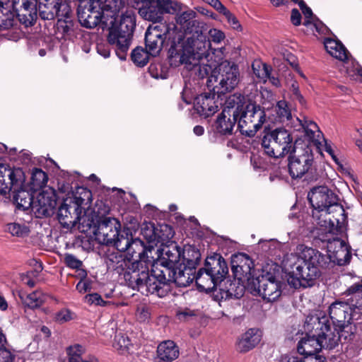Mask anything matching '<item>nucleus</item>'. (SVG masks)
Here are the masks:
<instances>
[{"label": "nucleus", "instance_id": "1", "mask_svg": "<svg viewBox=\"0 0 362 362\" xmlns=\"http://www.w3.org/2000/svg\"><path fill=\"white\" fill-rule=\"evenodd\" d=\"M298 255H291L285 267L291 268L288 284L296 289L313 286L322 274V269L327 267L329 257L319 250L305 245L297 246Z\"/></svg>", "mask_w": 362, "mask_h": 362}, {"label": "nucleus", "instance_id": "2", "mask_svg": "<svg viewBox=\"0 0 362 362\" xmlns=\"http://www.w3.org/2000/svg\"><path fill=\"white\" fill-rule=\"evenodd\" d=\"M204 22L195 19L185 27V34L189 35L186 40L178 37L168 50L171 64L197 66L210 47V41L204 34L206 30Z\"/></svg>", "mask_w": 362, "mask_h": 362}, {"label": "nucleus", "instance_id": "3", "mask_svg": "<svg viewBox=\"0 0 362 362\" xmlns=\"http://www.w3.org/2000/svg\"><path fill=\"white\" fill-rule=\"evenodd\" d=\"M95 207L92 208V205H88V210L83 211L82 214V209L77 208L76 219L79 221V224L92 229L95 239L99 243L115 247L116 242L120 240L122 235H125L129 226L121 230V224L117 218L105 217L100 219L95 213Z\"/></svg>", "mask_w": 362, "mask_h": 362}, {"label": "nucleus", "instance_id": "4", "mask_svg": "<svg viewBox=\"0 0 362 362\" xmlns=\"http://www.w3.org/2000/svg\"><path fill=\"white\" fill-rule=\"evenodd\" d=\"M108 29L107 42L115 49L117 56L124 60L129 49L136 25L134 15L132 11L122 14L119 23L110 21Z\"/></svg>", "mask_w": 362, "mask_h": 362}, {"label": "nucleus", "instance_id": "5", "mask_svg": "<svg viewBox=\"0 0 362 362\" xmlns=\"http://www.w3.org/2000/svg\"><path fill=\"white\" fill-rule=\"evenodd\" d=\"M288 171L293 178L304 177L308 182H315L322 175V171L314 164V157L310 149L300 155L289 156Z\"/></svg>", "mask_w": 362, "mask_h": 362}, {"label": "nucleus", "instance_id": "6", "mask_svg": "<svg viewBox=\"0 0 362 362\" xmlns=\"http://www.w3.org/2000/svg\"><path fill=\"white\" fill-rule=\"evenodd\" d=\"M262 146L265 153L274 158L284 156L294 151L293 137L284 128H276L266 134Z\"/></svg>", "mask_w": 362, "mask_h": 362}, {"label": "nucleus", "instance_id": "7", "mask_svg": "<svg viewBox=\"0 0 362 362\" xmlns=\"http://www.w3.org/2000/svg\"><path fill=\"white\" fill-rule=\"evenodd\" d=\"M213 80L218 83L213 87V91L216 92L218 96L232 91L239 83L238 66L227 61L222 62L218 67V74L211 76L209 79L208 86Z\"/></svg>", "mask_w": 362, "mask_h": 362}, {"label": "nucleus", "instance_id": "8", "mask_svg": "<svg viewBox=\"0 0 362 362\" xmlns=\"http://www.w3.org/2000/svg\"><path fill=\"white\" fill-rule=\"evenodd\" d=\"M181 258L188 267H194L200 260L201 254L194 247H189L182 250L180 247L173 245L167 247L165 250L164 256L159 267L161 269L175 267Z\"/></svg>", "mask_w": 362, "mask_h": 362}, {"label": "nucleus", "instance_id": "9", "mask_svg": "<svg viewBox=\"0 0 362 362\" xmlns=\"http://www.w3.org/2000/svg\"><path fill=\"white\" fill-rule=\"evenodd\" d=\"M266 122V114L259 105L255 103L247 105L238 120V128L243 134L253 136Z\"/></svg>", "mask_w": 362, "mask_h": 362}, {"label": "nucleus", "instance_id": "10", "mask_svg": "<svg viewBox=\"0 0 362 362\" xmlns=\"http://www.w3.org/2000/svg\"><path fill=\"white\" fill-rule=\"evenodd\" d=\"M171 291L170 283L166 277L165 269L158 265L153 266L151 273L148 272V278L141 286V293L146 295H155L163 298Z\"/></svg>", "mask_w": 362, "mask_h": 362}, {"label": "nucleus", "instance_id": "11", "mask_svg": "<svg viewBox=\"0 0 362 362\" xmlns=\"http://www.w3.org/2000/svg\"><path fill=\"white\" fill-rule=\"evenodd\" d=\"M326 338H319L310 333L306 332L298 344L297 350L298 354L305 356H313L317 354L322 349H332L335 348L339 341L340 337L337 334L329 333Z\"/></svg>", "mask_w": 362, "mask_h": 362}, {"label": "nucleus", "instance_id": "12", "mask_svg": "<svg viewBox=\"0 0 362 362\" xmlns=\"http://www.w3.org/2000/svg\"><path fill=\"white\" fill-rule=\"evenodd\" d=\"M131 226L129 227L125 235H122L120 240L115 243V247L118 251L127 252L129 255L133 257L134 255L139 257L136 261H146V247L144 243L139 238H132V230H136L139 227L137 221L133 218L131 221Z\"/></svg>", "mask_w": 362, "mask_h": 362}, {"label": "nucleus", "instance_id": "13", "mask_svg": "<svg viewBox=\"0 0 362 362\" xmlns=\"http://www.w3.org/2000/svg\"><path fill=\"white\" fill-rule=\"evenodd\" d=\"M77 14L80 23L87 28H93L100 22L107 23V20L101 11L100 0H84L81 1Z\"/></svg>", "mask_w": 362, "mask_h": 362}, {"label": "nucleus", "instance_id": "14", "mask_svg": "<svg viewBox=\"0 0 362 362\" xmlns=\"http://www.w3.org/2000/svg\"><path fill=\"white\" fill-rule=\"evenodd\" d=\"M281 281L273 276H262L252 281L251 289L255 295L261 296L268 302H273L281 294Z\"/></svg>", "mask_w": 362, "mask_h": 362}, {"label": "nucleus", "instance_id": "15", "mask_svg": "<svg viewBox=\"0 0 362 362\" xmlns=\"http://www.w3.org/2000/svg\"><path fill=\"white\" fill-rule=\"evenodd\" d=\"M175 25L160 23L156 25H150L145 34L146 50L151 56L158 54L162 49L163 44L167 35L170 33V29H175Z\"/></svg>", "mask_w": 362, "mask_h": 362}, {"label": "nucleus", "instance_id": "16", "mask_svg": "<svg viewBox=\"0 0 362 362\" xmlns=\"http://www.w3.org/2000/svg\"><path fill=\"white\" fill-rule=\"evenodd\" d=\"M304 330L305 332L310 333L317 337L326 338L328 339V334H337L339 332L332 331L328 317L322 311L315 315H309L307 316L305 324Z\"/></svg>", "mask_w": 362, "mask_h": 362}, {"label": "nucleus", "instance_id": "17", "mask_svg": "<svg viewBox=\"0 0 362 362\" xmlns=\"http://www.w3.org/2000/svg\"><path fill=\"white\" fill-rule=\"evenodd\" d=\"M148 271L146 261H134L122 275L127 286L141 291V286L148 278Z\"/></svg>", "mask_w": 362, "mask_h": 362}, {"label": "nucleus", "instance_id": "18", "mask_svg": "<svg viewBox=\"0 0 362 362\" xmlns=\"http://www.w3.org/2000/svg\"><path fill=\"white\" fill-rule=\"evenodd\" d=\"M328 252L330 254L326 255L329 257V263L332 262L339 266L348 264L352 257L350 247L340 239L334 240L333 243H329Z\"/></svg>", "mask_w": 362, "mask_h": 362}, {"label": "nucleus", "instance_id": "19", "mask_svg": "<svg viewBox=\"0 0 362 362\" xmlns=\"http://www.w3.org/2000/svg\"><path fill=\"white\" fill-rule=\"evenodd\" d=\"M351 308L347 302L335 301L329 308V317L334 326V331H342L349 326V312Z\"/></svg>", "mask_w": 362, "mask_h": 362}, {"label": "nucleus", "instance_id": "20", "mask_svg": "<svg viewBox=\"0 0 362 362\" xmlns=\"http://www.w3.org/2000/svg\"><path fill=\"white\" fill-rule=\"evenodd\" d=\"M307 199L310 204H339L337 195L325 185L311 188Z\"/></svg>", "mask_w": 362, "mask_h": 362}, {"label": "nucleus", "instance_id": "21", "mask_svg": "<svg viewBox=\"0 0 362 362\" xmlns=\"http://www.w3.org/2000/svg\"><path fill=\"white\" fill-rule=\"evenodd\" d=\"M216 93H203L195 98L194 107L199 115L208 117L218 110V105L214 100Z\"/></svg>", "mask_w": 362, "mask_h": 362}, {"label": "nucleus", "instance_id": "22", "mask_svg": "<svg viewBox=\"0 0 362 362\" xmlns=\"http://www.w3.org/2000/svg\"><path fill=\"white\" fill-rule=\"evenodd\" d=\"M205 270L214 278L215 284H220L228 274V268L225 259L219 256L216 257H209L206 259Z\"/></svg>", "mask_w": 362, "mask_h": 362}, {"label": "nucleus", "instance_id": "23", "mask_svg": "<svg viewBox=\"0 0 362 362\" xmlns=\"http://www.w3.org/2000/svg\"><path fill=\"white\" fill-rule=\"evenodd\" d=\"M64 5L62 0H40L37 10L42 20L51 21L62 14Z\"/></svg>", "mask_w": 362, "mask_h": 362}, {"label": "nucleus", "instance_id": "24", "mask_svg": "<svg viewBox=\"0 0 362 362\" xmlns=\"http://www.w3.org/2000/svg\"><path fill=\"white\" fill-rule=\"evenodd\" d=\"M228 111V109L223 110L215 123L216 131L221 135H231L238 117L235 112L231 114Z\"/></svg>", "mask_w": 362, "mask_h": 362}, {"label": "nucleus", "instance_id": "25", "mask_svg": "<svg viewBox=\"0 0 362 362\" xmlns=\"http://www.w3.org/2000/svg\"><path fill=\"white\" fill-rule=\"evenodd\" d=\"M132 262L131 259L120 251L110 252L105 257L107 269L115 272L119 276H122Z\"/></svg>", "mask_w": 362, "mask_h": 362}, {"label": "nucleus", "instance_id": "26", "mask_svg": "<svg viewBox=\"0 0 362 362\" xmlns=\"http://www.w3.org/2000/svg\"><path fill=\"white\" fill-rule=\"evenodd\" d=\"M57 205H16L14 211H23L37 218H44L52 216L56 212Z\"/></svg>", "mask_w": 362, "mask_h": 362}, {"label": "nucleus", "instance_id": "27", "mask_svg": "<svg viewBox=\"0 0 362 362\" xmlns=\"http://www.w3.org/2000/svg\"><path fill=\"white\" fill-rule=\"evenodd\" d=\"M156 362H172L179 356L178 346L171 340L161 342L157 347Z\"/></svg>", "mask_w": 362, "mask_h": 362}, {"label": "nucleus", "instance_id": "28", "mask_svg": "<svg viewBox=\"0 0 362 362\" xmlns=\"http://www.w3.org/2000/svg\"><path fill=\"white\" fill-rule=\"evenodd\" d=\"M297 124L294 125V129L296 131H303L305 136L308 141H318L321 134L317 124L307 117H302V118H296Z\"/></svg>", "mask_w": 362, "mask_h": 362}, {"label": "nucleus", "instance_id": "29", "mask_svg": "<svg viewBox=\"0 0 362 362\" xmlns=\"http://www.w3.org/2000/svg\"><path fill=\"white\" fill-rule=\"evenodd\" d=\"M261 340V334L257 329H249L244 333L237 343V349L240 352H247L257 346Z\"/></svg>", "mask_w": 362, "mask_h": 362}, {"label": "nucleus", "instance_id": "30", "mask_svg": "<svg viewBox=\"0 0 362 362\" xmlns=\"http://www.w3.org/2000/svg\"><path fill=\"white\" fill-rule=\"evenodd\" d=\"M74 212L73 214V216L71 213V209H73V205H59V207L57 208V218L59 221V223L63 226H69L70 224H76L79 223V221L76 219V209L77 208H81L82 209V214H83V211H87V209H84L82 207V205H74Z\"/></svg>", "mask_w": 362, "mask_h": 362}, {"label": "nucleus", "instance_id": "31", "mask_svg": "<svg viewBox=\"0 0 362 362\" xmlns=\"http://www.w3.org/2000/svg\"><path fill=\"white\" fill-rule=\"evenodd\" d=\"M12 0H0V28L8 29L13 25L15 13Z\"/></svg>", "mask_w": 362, "mask_h": 362}, {"label": "nucleus", "instance_id": "32", "mask_svg": "<svg viewBox=\"0 0 362 362\" xmlns=\"http://www.w3.org/2000/svg\"><path fill=\"white\" fill-rule=\"evenodd\" d=\"M139 9V14L145 20L153 23L160 22L163 19V13L158 6L153 3V0H146Z\"/></svg>", "mask_w": 362, "mask_h": 362}, {"label": "nucleus", "instance_id": "33", "mask_svg": "<svg viewBox=\"0 0 362 362\" xmlns=\"http://www.w3.org/2000/svg\"><path fill=\"white\" fill-rule=\"evenodd\" d=\"M101 11L106 20L109 18L116 20L119 11L124 8L125 2L123 0H100Z\"/></svg>", "mask_w": 362, "mask_h": 362}, {"label": "nucleus", "instance_id": "34", "mask_svg": "<svg viewBox=\"0 0 362 362\" xmlns=\"http://www.w3.org/2000/svg\"><path fill=\"white\" fill-rule=\"evenodd\" d=\"M324 45L327 52L333 57L345 61L348 59V52L346 47L339 42L332 38H326Z\"/></svg>", "mask_w": 362, "mask_h": 362}, {"label": "nucleus", "instance_id": "35", "mask_svg": "<svg viewBox=\"0 0 362 362\" xmlns=\"http://www.w3.org/2000/svg\"><path fill=\"white\" fill-rule=\"evenodd\" d=\"M166 275L168 276V280L169 283L174 282L178 286L186 287L192 281L189 277V274L186 273L185 271L178 269L176 267L173 268H165Z\"/></svg>", "mask_w": 362, "mask_h": 362}, {"label": "nucleus", "instance_id": "36", "mask_svg": "<svg viewBox=\"0 0 362 362\" xmlns=\"http://www.w3.org/2000/svg\"><path fill=\"white\" fill-rule=\"evenodd\" d=\"M71 9L68 5L63 6L62 14L59 16L58 30L62 32L64 36L71 35L74 30V22L70 19Z\"/></svg>", "mask_w": 362, "mask_h": 362}, {"label": "nucleus", "instance_id": "37", "mask_svg": "<svg viewBox=\"0 0 362 362\" xmlns=\"http://www.w3.org/2000/svg\"><path fill=\"white\" fill-rule=\"evenodd\" d=\"M333 205H308V210L311 213V218L317 225H326V216L329 214V207Z\"/></svg>", "mask_w": 362, "mask_h": 362}, {"label": "nucleus", "instance_id": "38", "mask_svg": "<svg viewBox=\"0 0 362 362\" xmlns=\"http://www.w3.org/2000/svg\"><path fill=\"white\" fill-rule=\"evenodd\" d=\"M48 181V176L42 169L35 168L32 170L30 188L36 192L44 187Z\"/></svg>", "mask_w": 362, "mask_h": 362}, {"label": "nucleus", "instance_id": "39", "mask_svg": "<svg viewBox=\"0 0 362 362\" xmlns=\"http://www.w3.org/2000/svg\"><path fill=\"white\" fill-rule=\"evenodd\" d=\"M20 298L24 305L31 309L40 307L45 301V296L40 291H35L29 294H21Z\"/></svg>", "mask_w": 362, "mask_h": 362}, {"label": "nucleus", "instance_id": "40", "mask_svg": "<svg viewBox=\"0 0 362 362\" xmlns=\"http://www.w3.org/2000/svg\"><path fill=\"white\" fill-rule=\"evenodd\" d=\"M245 97L242 94L235 93L227 98L225 102V106L223 110L228 109L231 114L235 112L240 116V112L243 109L245 104Z\"/></svg>", "mask_w": 362, "mask_h": 362}, {"label": "nucleus", "instance_id": "41", "mask_svg": "<svg viewBox=\"0 0 362 362\" xmlns=\"http://www.w3.org/2000/svg\"><path fill=\"white\" fill-rule=\"evenodd\" d=\"M92 192L84 187H76L71 192L72 204H91Z\"/></svg>", "mask_w": 362, "mask_h": 362}, {"label": "nucleus", "instance_id": "42", "mask_svg": "<svg viewBox=\"0 0 362 362\" xmlns=\"http://www.w3.org/2000/svg\"><path fill=\"white\" fill-rule=\"evenodd\" d=\"M37 16V8H27L21 6L17 13V17L21 23L28 27L33 25Z\"/></svg>", "mask_w": 362, "mask_h": 362}, {"label": "nucleus", "instance_id": "43", "mask_svg": "<svg viewBox=\"0 0 362 362\" xmlns=\"http://www.w3.org/2000/svg\"><path fill=\"white\" fill-rule=\"evenodd\" d=\"M195 280L197 286L203 289L214 288L218 284H215V280L211 278V274L205 270L204 267L199 269Z\"/></svg>", "mask_w": 362, "mask_h": 362}, {"label": "nucleus", "instance_id": "44", "mask_svg": "<svg viewBox=\"0 0 362 362\" xmlns=\"http://www.w3.org/2000/svg\"><path fill=\"white\" fill-rule=\"evenodd\" d=\"M4 173H7V176L10 180V187L8 189H12L13 187L24 185L25 177L23 170L20 168L8 169L5 168Z\"/></svg>", "mask_w": 362, "mask_h": 362}, {"label": "nucleus", "instance_id": "45", "mask_svg": "<svg viewBox=\"0 0 362 362\" xmlns=\"http://www.w3.org/2000/svg\"><path fill=\"white\" fill-rule=\"evenodd\" d=\"M291 214L288 215L290 219L296 218L298 222L305 223L308 219H313L310 211L308 210L306 205H292ZM304 226V224H302Z\"/></svg>", "mask_w": 362, "mask_h": 362}, {"label": "nucleus", "instance_id": "46", "mask_svg": "<svg viewBox=\"0 0 362 362\" xmlns=\"http://www.w3.org/2000/svg\"><path fill=\"white\" fill-rule=\"evenodd\" d=\"M347 302H362V282L355 283L350 286L344 293Z\"/></svg>", "mask_w": 362, "mask_h": 362}, {"label": "nucleus", "instance_id": "47", "mask_svg": "<svg viewBox=\"0 0 362 362\" xmlns=\"http://www.w3.org/2000/svg\"><path fill=\"white\" fill-rule=\"evenodd\" d=\"M86 351V349L76 344L66 348V354L69 362H94L93 361H83L81 358L82 354Z\"/></svg>", "mask_w": 362, "mask_h": 362}, {"label": "nucleus", "instance_id": "48", "mask_svg": "<svg viewBox=\"0 0 362 362\" xmlns=\"http://www.w3.org/2000/svg\"><path fill=\"white\" fill-rule=\"evenodd\" d=\"M274 110L276 114V119L280 122H287L291 118V109L285 100L278 101L274 107Z\"/></svg>", "mask_w": 362, "mask_h": 362}, {"label": "nucleus", "instance_id": "49", "mask_svg": "<svg viewBox=\"0 0 362 362\" xmlns=\"http://www.w3.org/2000/svg\"><path fill=\"white\" fill-rule=\"evenodd\" d=\"M240 263L235 266L233 264L232 269L234 272H242L243 275L250 274L253 267V263L248 255L240 254L238 257Z\"/></svg>", "mask_w": 362, "mask_h": 362}, {"label": "nucleus", "instance_id": "50", "mask_svg": "<svg viewBox=\"0 0 362 362\" xmlns=\"http://www.w3.org/2000/svg\"><path fill=\"white\" fill-rule=\"evenodd\" d=\"M158 244H164L168 242L175 235L173 228L168 224H160L156 227Z\"/></svg>", "mask_w": 362, "mask_h": 362}, {"label": "nucleus", "instance_id": "51", "mask_svg": "<svg viewBox=\"0 0 362 362\" xmlns=\"http://www.w3.org/2000/svg\"><path fill=\"white\" fill-rule=\"evenodd\" d=\"M132 345L131 339L126 334L117 333L114 339L113 347L121 353L127 351Z\"/></svg>", "mask_w": 362, "mask_h": 362}, {"label": "nucleus", "instance_id": "52", "mask_svg": "<svg viewBox=\"0 0 362 362\" xmlns=\"http://www.w3.org/2000/svg\"><path fill=\"white\" fill-rule=\"evenodd\" d=\"M141 234L148 243L158 245L156 227L151 223L144 224L141 228Z\"/></svg>", "mask_w": 362, "mask_h": 362}, {"label": "nucleus", "instance_id": "53", "mask_svg": "<svg viewBox=\"0 0 362 362\" xmlns=\"http://www.w3.org/2000/svg\"><path fill=\"white\" fill-rule=\"evenodd\" d=\"M149 53L143 48L138 47L132 52V59L134 64L139 66H144L148 61Z\"/></svg>", "mask_w": 362, "mask_h": 362}, {"label": "nucleus", "instance_id": "54", "mask_svg": "<svg viewBox=\"0 0 362 362\" xmlns=\"http://www.w3.org/2000/svg\"><path fill=\"white\" fill-rule=\"evenodd\" d=\"M6 230L13 236L21 238L28 235L30 233V229L27 226L18 223H11L7 224Z\"/></svg>", "mask_w": 362, "mask_h": 362}, {"label": "nucleus", "instance_id": "55", "mask_svg": "<svg viewBox=\"0 0 362 362\" xmlns=\"http://www.w3.org/2000/svg\"><path fill=\"white\" fill-rule=\"evenodd\" d=\"M37 204H57L56 191L48 188L40 192L37 196Z\"/></svg>", "mask_w": 362, "mask_h": 362}, {"label": "nucleus", "instance_id": "56", "mask_svg": "<svg viewBox=\"0 0 362 362\" xmlns=\"http://www.w3.org/2000/svg\"><path fill=\"white\" fill-rule=\"evenodd\" d=\"M295 3H298V6L302 11L305 18L308 20L306 21V23H310V19L313 17V11L310 8L307 6L304 1L303 0H291ZM286 0H271V3L275 6H279L282 4H285Z\"/></svg>", "mask_w": 362, "mask_h": 362}, {"label": "nucleus", "instance_id": "57", "mask_svg": "<svg viewBox=\"0 0 362 362\" xmlns=\"http://www.w3.org/2000/svg\"><path fill=\"white\" fill-rule=\"evenodd\" d=\"M351 309L349 312V325L351 322L357 321L361 319L362 317V302L351 303L347 302Z\"/></svg>", "mask_w": 362, "mask_h": 362}, {"label": "nucleus", "instance_id": "58", "mask_svg": "<svg viewBox=\"0 0 362 362\" xmlns=\"http://www.w3.org/2000/svg\"><path fill=\"white\" fill-rule=\"evenodd\" d=\"M106 193L110 195L109 201L112 204H127L126 203V192L122 189L112 188V189H107Z\"/></svg>", "mask_w": 362, "mask_h": 362}, {"label": "nucleus", "instance_id": "59", "mask_svg": "<svg viewBox=\"0 0 362 362\" xmlns=\"http://www.w3.org/2000/svg\"><path fill=\"white\" fill-rule=\"evenodd\" d=\"M197 13L193 10H187L182 12L176 17V22L185 30V27L196 18Z\"/></svg>", "mask_w": 362, "mask_h": 362}, {"label": "nucleus", "instance_id": "60", "mask_svg": "<svg viewBox=\"0 0 362 362\" xmlns=\"http://www.w3.org/2000/svg\"><path fill=\"white\" fill-rule=\"evenodd\" d=\"M85 301L89 305L106 306L110 305V301L104 300L101 296L97 293L88 294L85 296Z\"/></svg>", "mask_w": 362, "mask_h": 362}, {"label": "nucleus", "instance_id": "61", "mask_svg": "<svg viewBox=\"0 0 362 362\" xmlns=\"http://www.w3.org/2000/svg\"><path fill=\"white\" fill-rule=\"evenodd\" d=\"M64 261L66 265L71 269H78L83 265L82 261L78 259L74 255L69 253H65L64 255Z\"/></svg>", "mask_w": 362, "mask_h": 362}, {"label": "nucleus", "instance_id": "62", "mask_svg": "<svg viewBox=\"0 0 362 362\" xmlns=\"http://www.w3.org/2000/svg\"><path fill=\"white\" fill-rule=\"evenodd\" d=\"M153 3L158 6V8L162 11L163 14L170 13L172 10H174L172 6L171 0H153Z\"/></svg>", "mask_w": 362, "mask_h": 362}, {"label": "nucleus", "instance_id": "63", "mask_svg": "<svg viewBox=\"0 0 362 362\" xmlns=\"http://www.w3.org/2000/svg\"><path fill=\"white\" fill-rule=\"evenodd\" d=\"M209 35L211 40L215 43H220L225 37L223 32L216 28L210 29Z\"/></svg>", "mask_w": 362, "mask_h": 362}, {"label": "nucleus", "instance_id": "64", "mask_svg": "<svg viewBox=\"0 0 362 362\" xmlns=\"http://www.w3.org/2000/svg\"><path fill=\"white\" fill-rule=\"evenodd\" d=\"M223 15L226 16L228 23L233 27V29L238 30L240 28L241 25L237 18L233 13H231L228 9H227Z\"/></svg>", "mask_w": 362, "mask_h": 362}]
</instances>
